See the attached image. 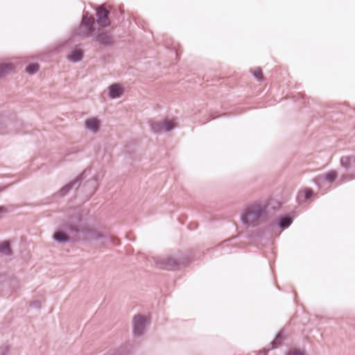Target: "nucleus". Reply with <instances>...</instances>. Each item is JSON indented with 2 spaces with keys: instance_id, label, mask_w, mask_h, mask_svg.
Here are the masks:
<instances>
[{
  "instance_id": "obj_9",
  "label": "nucleus",
  "mask_w": 355,
  "mask_h": 355,
  "mask_svg": "<svg viewBox=\"0 0 355 355\" xmlns=\"http://www.w3.org/2000/svg\"><path fill=\"white\" fill-rule=\"evenodd\" d=\"M85 173L86 171L82 173L80 177L76 178L73 181L63 187L58 193V196L61 197L64 196L72 189H78L80 185L81 181L83 180Z\"/></svg>"
},
{
  "instance_id": "obj_1",
  "label": "nucleus",
  "mask_w": 355,
  "mask_h": 355,
  "mask_svg": "<svg viewBox=\"0 0 355 355\" xmlns=\"http://www.w3.org/2000/svg\"><path fill=\"white\" fill-rule=\"evenodd\" d=\"M267 217L266 205L260 202H254L248 205L241 212V220L247 227H256Z\"/></svg>"
},
{
  "instance_id": "obj_8",
  "label": "nucleus",
  "mask_w": 355,
  "mask_h": 355,
  "mask_svg": "<svg viewBox=\"0 0 355 355\" xmlns=\"http://www.w3.org/2000/svg\"><path fill=\"white\" fill-rule=\"evenodd\" d=\"M109 11L104 7L101 6L97 9L96 17L97 23L103 27H107L110 25V21L108 17Z\"/></svg>"
},
{
  "instance_id": "obj_5",
  "label": "nucleus",
  "mask_w": 355,
  "mask_h": 355,
  "mask_svg": "<svg viewBox=\"0 0 355 355\" xmlns=\"http://www.w3.org/2000/svg\"><path fill=\"white\" fill-rule=\"evenodd\" d=\"M156 263L159 266L166 270H175L180 266L184 265V263L182 262L180 259L168 257L166 258H159Z\"/></svg>"
},
{
  "instance_id": "obj_23",
  "label": "nucleus",
  "mask_w": 355,
  "mask_h": 355,
  "mask_svg": "<svg viewBox=\"0 0 355 355\" xmlns=\"http://www.w3.org/2000/svg\"><path fill=\"white\" fill-rule=\"evenodd\" d=\"M304 197H305L306 199L310 198L313 196V190L311 189H309V188L306 189L304 190Z\"/></svg>"
},
{
  "instance_id": "obj_14",
  "label": "nucleus",
  "mask_w": 355,
  "mask_h": 355,
  "mask_svg": "<svg viewBox=\"0 0 355 355\" xmlns=\"http://www.w3.org/2000/svg\"><path fill=\"white\" fill-rule=\"evenodd\" d=\"M83 53L81 50L76 49L71 51L70 53V55L69 57V60L73 63L78 62L83 58Z\"/></svg>"
},
{
  "instance_id": "obj_10",
  "label": "nucleus",
  "mask_w": 355,
  "mask_h": 355,
  "mask_svg": "<svg viewBox=\"0 0 355 355\" xmlns=\"http://www.w3.org/2000/svg\"><path fill=\"white\" fill-rule=\"evenodd\" d=\"M95 40L104 46H110L113 42L112 37L100 29L95 33Z\"/></svg>"
},
{
  "instance_id": "obj_4",
  "label": "nucleus",
  "mask_w": 355,
  "mask_h": 355,
  "mask_svg": "<svg viewBox=\"0 0 355 355\" xmlns=\"http://www.w3.org/2000/svg\"><path fill=\"white\" fill-rule=\"evenodd\" d=\"M148 324V321L146 317L138 314L133 318V333L136 336H141L144 334L146 328Z\"/></svg>"
},
{
  "instance_id": "obj_26",
  "label": "nucleus",
  "mask_w": 355,
  "mask_h": 355,
  "mask_svg": "<svg viewBox=\"0 0 355 355\" xmlns=\"http://www.w3.org/2000/svg\"><path fill=\"white\" fill-rule=\"evenodd\" d=\"M8 348L7 347H5L2 349L0 355H8Z\"/></svg>"
},
{
  "instance_id": "obj_13",
  "label": "nucleus",
  "mask_w": 355,
  "mask_h": 355,
  "mask_svg": "<svg viewBox=\"0 0 355 355\" xmlns=\"http://www.w3.org/2000/svg\"><path fill=\"white\" fill-rule=\"evenodd\" d=\"M100 123L97 119L93 118L86 121L85 127L87 130L96 132L98 130Z\"/></svg>"
},
{
  "instance_id": "obj_20",
  "label": "nucleus",
  "mask_w": 355,
  "mask_h": 355,
  "mask_svg": "<svg viewBox=\"0 0 355 355\" xmlns=\"http://www.w3.org/2000/svg\"><path fill=\"white\" fill-rule=\"evenodd\" d=\"M251 73L257 80L261 81L263 80V74L260 68H256L254 70L252 69Z\"/></svg>"
},
{
  "instance_id": "obj_25",
  "label": "nucleus",
  "mask_w": 355,
  "mask_h": 355,
  "mask_svg": "<svg viewBox=\"0 0 355 355\" xmlns=\"http://www.w3.org/2000/svg\"><path fill=\"white\" fill-rule=\"evenodd\" d=\"M8 212V209L6 207L0 206V218L3 216V214Z\"/></svg>"
},
{
  "instance_id": "obj_22",
  "label": "nucleus",
  "mask_w": 355,
  "mask_h": 355,
  "mask_svg": "<svg viewBox=\"0 0 355 355\" xmlns=\"http://www.w3.org/2000/svg\"><path fill=\"white\" fill-rule=\"evenodd\" d=\"M286 355H306V354L304 351H302V350L296 349V348H292L288 351V352L286 353Z\"/></svg>"
},
{
  "instance_id": "obj_3",
  "label": "nucleus",
  "mask_w": 355,
  "mask_h": 355,
  "mask_svg": "<svg viewBox=\"0 0 355 355\" xmlns=\"http://www.w3.org/2000/svg\"><path fill=\"white\" fill-rule=\"evenodd\" d=\"M53 239L58 243L78 241L74 217L69 218L67 222L64 223L60 229L55 232Z\"/></svg>"
},
{
  "instance_id": "obj_17",
  "label": "nucleus",
  "mask_w": 355,
  "mask_h": 355,
  "mask_svg": "<svg viewBox=\"0 0 355 355\" xmlns=\"http://www.w3.org/2000/svg\"><path fill=\"white\" fill-rule=\"evenodd\" d=\"M13 69L12 64H0V78L8 74Z\"/></svg>"
},
{
  "instance_id": "obj_6",
  "label": "nucleus",
  "mask_w": 355,
  "mask_h": 355,
  "mask_svg": "<svg viewBox=\"0 0 355 355\" xmlns=\"http://www.w3.org/2000/svg\"><path fill=\"white\" fill-rule=\"evenodd\" d=\"M150 130L154 133L167 132L175 128V123L172 121H163L153 122L150 125Z\"/></svg>"
},
{
  "instance_id": "obj_12",
  "label": "nucleus",
  "mask_w": 355,
  "mask_h": 355,
  "mask_svg": "<svg viewBox=\"0 0 355 355\" xmlns=\"http://www.w3.org/2000/svg\"><path fill=\"white\" fill-rule=\"evenodd\" d=\"M123 94V88L118 84H113L109 87V95L112 98H119Z\"/></svg>"
},
{
  "instance_id": "obj_11",
  "label": "nucleus",
  "mask_w": 355,
  "mask_h": 355,
  "mask_svg": "<svg viewBox=\"0 0 355 355\" xmlns=\"http://www.w3.org/2000/svg\"><path fill=\"white\" fill-rule=\"evenodd\" d=\"M293 218L290 214L281 215L278 218V227L282 230L288 228L293 223Z\"/></svg>"
},
{
  "instance_id": "obj_21",
  "label": "nucleus",
  "mask_w": 355,
  "mask_h": 355,
  "mask_svg": "<svg viewBox=\"0 0 355 355\" xmlns=\"http://www.w3.org/2000/svg\"><path fill=\"white\" fill-rule=\"evenodd\" d=\"M38 70V64H28L26 68V71L30 74L33 75L37 73Z\"/></svg>"
},
{
  "instance_id": "obj_28",
  "label": "nucleus",
  "mask_w": 355,
  "mask_h": 355,
  "mask_svg": "<svg viewBox=\"0 0 355 355\" xmlns=\"http://www.w3.org/2000/svg\"><path fill=\"white\" fill-rule=\"evenodd\" d=\"M4 133H5V132H4V131H1V130H0V134H4Z\"/></svg>"
},
{
  "instance_id": "obj_15",
  "label": "nucleus",
  "mask_w": 355,
  "mask_h": 355,
  "mask_svg": "<svg viewBox=\"0 0 355 355\" xmlns=\"http://www.w3.org/2000/svg\"><path fill=\"white\" fill-rule=\"evenodd\" d=\"M284 330L280 331L277 335L274 340L270 343V349H275L281 345L284 340Z\"/></svg>"
},
{
  "instance_id": "obj_18",
  "label": "nucleus",
  "mask_w": 355,
  "mask_h": 355,
  "mask_svg": "<svg viewBox=\"0 0 355 355\" xmlns=\"http://www.w3.org/2000/svg\"><path fill=\"white\" fill-rule=\"evenodd\" d=\"M0 253L5 255H11L10 244L8 241H3L0 243Z\"/></svg>"
},
{
  "instance_id": "obj_19",
  "label": "nucleus",
  "mask_w": 355,
  "mask_h": 355,
  "mask_svg": "<svg viewBox=\"0 0 355 355\" xmlns=\"http://www.w3.org/2000/svg\"><path fill=\"white\" fill-rule=\"evenodd\" d=\"M336 178L337 173L335 171H330L323 175V178L330 183L333 182Z\"/></svg>"
},
{
  "instance_id": "obj_7",
  "label": "nucleus",
  "mask_w": 355,
  "mask_h": 355,
  "mask_svg": "<svg viewBox=\"0 0 355 355\" xmlns=\"http://www.w3.org/2000/svg\"><path fill=\"white\" fill-rule=\"evenodd\" d=\"M95 19L92 15H89L87 12H84L81 27L85 28L87 37L92 36L95 32Z\"/></svg>"
},
{
  "instance_id": "obj_16",
  "label": "nucleus",
  "mask_w": 355,
  "mask_h": 355,
  "mask_svg": "<svg viewBox=\"0 0 355 355\" xmlns=\"http://www.w3.org/2000/svg\"><path fill=\"white\" fill-rule=\"evenodd\" d=\"M352 163H355V157H344L340 159V164L345 170L350 168Z\"/></svg>"
},
{
  "instance_id": "obj_2",
  "label": "nucleus",
  "mask_w": 355,
  "mask_h": 355,
  "mask_svg": "<svg viewBox=\"0 0 355 355\" xmlns=\"http://www.w3.org/2000/svg\"><path fill=\"white\" fill-rule=\"evenodd\" d=\"M76 229L77 230V237L80 239V235L83 236L86 240H98L105 239L107 245H118V240L112 236H103L98 234L94 228L91 227L82 221L78 217H74Z\"/></svg>"
},
{
  "instance_id": "obj_24",
  "label": "nucleus",
  "mask_w": 355,
  "mask_h": 355,
  "mask_svg": "<svg viewBox=\"0 0 355 355\" xmlns=\"http://www.w3.org/2000/svg\"><path fill=\"white\" fill-rule=\"evenodd\" d=\"M30 305L31 306L37 309L41 307L40 302L39 301H33L31 303Z\"/></svg>"
},
{
  "instance_id": "obj_27",
  "label": "nucleus",
  "mask_w": 355,
  "mask_h": 355,
  "mask_svg": "<svg viewBox=\"0 0 355 355\" xmlns=\"http://www.w3.org/2000/svg\"><path fill=\"white\" fill-rule=\"evenodd\" d=\"M270 349H263V350L260 351L259 353V355H267V352Z\"/></svg>"
}]
</instances>
